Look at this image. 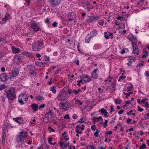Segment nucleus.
Returning <instances> with one entry per match:
<instances>
[{"mask_svg": "<svg viewBox=\"0 0 149 149\" xmlns=\"http://www.w3.org/2000/svg\"><path fill=\"white\" fill-rule=\"evenodd\" d=\"M58 24V23L57 22H54L52 24V26L53 27H56L57 25Z\"/></svg>", "mask_w": 149, "mask_h": 149, "instance_id": "60", "label": "nucleus"}, {"mask_svg": "<svg viewBox=\"0 0 149 149\" xmlns=\"http://www.w3.org/2000/svg\"><path fill=\"white\" fill-rule=\"evenodd\" d=\"M133 88V86L132 85H131L128 87H127V90L128 91H131Z\"/></svg>", "mask_w": 149, "mask_h": 149, "instance_id": "45", "label": "nucleus"}, {"mask_svg": "<svg viewBox=\"0 0 149 149\" xmlns=\"http://www.w3.org/2000/svg\"><path fill=\"white\" fill-rule=\"evenodd\" d=\"M79 92H81V90L80 89H79L77 90H74V89L73 90V92L74 93L75 95L78 94Z\"/></svg>", "mask_w": 149, "mask_h": 149, "instance_id": "26", "label": "nucleus"}, {"mask_svg": "<svg viewBox=\"0 0 149 149\" xmlns=\"http://www.w3.org/2000/svg\"><path fill=\"white\" fill-rule=\"evenodd\" d=\"M48 128V129H50L51 130L49 132V133H50L51 132H55V130L53 129L51 127H49Z\"/></svg>", "mask_w": 149, "mask_h": 149, "instance_id": "43", "label": "nucleus"}, {"mask_svg": "<svg viewBox=\"0 0 149 149\" xmlns=\"http://www.w3.org/2000/svg\"><path fill=\"white\" fill-rule=\"evenodd\" d=\"M74 62L77 64V65H79V61L78 60H76L74 61Z\"/></svg>", "mask_w": 149, "mask_h": 149, "instance_id": "62", "label": "nucleus"}, {"mask_svg": "<svg viewBox=\"0 0 149 149\" xmlns=\"http://www.w3.org/2000/svg\"><path fill=\"white\" fill-rule=\"evenodd\" d=\"M88 147H90L91 149H95V147L93 145H88Z\"/></svg>", "mask_w": 149, "mask_h": 149, "instance_id": "55", "label": "nucleus"}, {"mask_svg": "<svg viewBox=\"0 0 149 149\" xmlns=\"http://www.w3.org/2000/svg\"><path fill=\"white\" fill-rule=\"evenodd\" d=\"M44 43L41 40H38L32 45V48L33 51H38L43 47Z\"/></svg>", "mask_w": 149, "mask_h": 149, "instance_id": "3", "label": "nucleus"}, {"mask_svg": "<svg viewBox=\"0 0 149 149\" xmlns=\"http://www.w3.org/2000/svg\"><path fill=\"white\" fill-rule=\"evenodd\" d=\"M111 87L112 88H113V90L114 91H115L116 90V82L115 81H114V82L113 83H112L111 85Z\"/></svg>", "mask_w": 149, "mask_h": 149, "instance_id": "29", "label": "nucleus"}, {"mask_svg": "<svg viewBox=\"0 0 149 149\" xmlns=\"http://www.w3.org/2000/svg\"><path fill=\"white\" fill-rule=\"evenodd\" d=\"M12 50L14 53H17L21 52V50L18 48H16L15 47L13 46L12 47Z\"/></svg>", "mask_w": 149, "mask_h": 149, "instance_id": "19", "label": "nucleus"}, {"mask_svg": "<svg viewBox=\"0 0 149 149\" xmlns=\"http://www.w3.org/2000/svg\"><path fill=\"white\" fill-rule=\"evenodd\" d=\"M99 112H101L102 114L103 115L107 111L104 109L102 108L101 110H99L98 111Z\"/></svg>", "mask_w": 149, "mask_h": 149, "instance_id": "28", "label": "nucleus"}, {"mask_svg": "<svg viewBox=\"0 0 149 149\" xmlns=\"http://www.w3.org/2000/svg\"><path fill=\"white\" fill-rule=\"evenodd\" d=\"M100 18V16H90L87 19V22L88 23H91L96 21Z\"/></svg>", "mask_w": 149, "mask_h": 149, "instance_id": "8", "label": "nucleus"}, {"mask_svg": "<svg viewBox=\"0 0 149 149\" xmlns=\"http://www.w3.org/2000/svg\"><path fill=\"white\" fill-rule=\"evenodd\" d=\"M105 134H108L109 135H111L112 134V132L111 131H108L107 132H106L105 133Z\"/></svg>", "mask_w": 149, "mask_h": 149, "instance_id": "57", "label": "nucleus"}, {"mask_svg": "<svg viewBox=\"0 0 149 149\" xmlns=\"http://www.w3.org/2000/svg\"><path fill=\"white\" fill-rule=\"evenodd\" d=\"M10 16L9 14L8 13H7L6 15H5V17L4 18H3L2 19V21H3V22H2V23H4L5 22H6V21L8 20V17Z\"/></svg>", "mask_w": 149, "mask_h": 149, "instance_id": "21", "label": "nucleus"}, {"mask_svg": "<svg viewBox=\"0 0 149 149\" xmlns=\"http://www.w3.org/2000/svg\"><path fill=\"white\" fill-rule=\"evenodd\" d=\"M28 99L27 95L24 93L20 94L18 97V102L22 105L26 103L27 102Z\"/></svg>", "mask_w": 149, "mask_h": 149, "instance_id": "4", "label": "nucleus"}, {"mask_svg": "<svg viewBox=\"0 0 149 149\" xmlns=\"http://www.w3.org/2000/svg\"><path fill=\"white\" fill-rule=\"evenodd\" d=\"M73 92V90H72L71 89H68V90L67 91V93L69 95H71V94Z\"/></svg>", "mask_w": 149, "mask_h": 149, "instance_id": "38", "label": "nucleus"}, {"mask_svg": "<svg viewBox=\"0 0 149 149\" xmlns=\"http://www.w3.org/2000/svg\"><path fill=\"white\" fill-rule=\"evenodd\" d=\"M138 111H139L140 112H142L143 111V109H142L141 108H140L139 107H138Z\"/></svg>", "mask_w": 149, "mask_h": 149, "instance_id": "63", "label": "nucleus"}, {"mask_svg": "<svg viewBox=\"0 0 149 149\" xmlns=\"http://www.w3.org/2000/svg\"><path fill=\"white\" fill-rule=\"evenodd\" d=\"M93 119L92 120V121L93 122L94 124H95V123L96 122H97L99 121L98 120H97V118H96V117H93Z\"/></svg>", "mask_w": 149, "mask_h": 149, "instance_id": "37", "label": "nucleus"}, {"mask_svg": "<svg viewBox=\"0 0 149 149\" xmlns=\"http://www.w3.org/2000/svg\"><path fill=\"white\" fill-rule=\"evenodd\" d=\"M108 122L107 120H105V122H104V127L105 128H106V126H107V123Z\"/></svg>", "mask_w": 149, "mask_h": 149, "instance_id": "46", "label": "nucleus"}, {"mask_svg": "<svg viewBox=\"0 0 149 149\" xmlns=\"http://www.w3.org/2000/svg\"><path fill=\"white\" fill-rule=\"evenodd\" d=\"M132 119L129 118H128L127 120V122L128 123H130L132 121Z\"/></svg>", "mask_w": 149, "mask_h": 149, "instance_id": "61", "label": "nucleus"}, {"mask_svg": "<svg viewBox=\"0 0 149 149\" xmlns=\"http://www.w3.org/2000/svg\"><path fill=\"white\" fill-rule=\"evenodd\" d=\"M115 102L116 104H120L121 103L120 99H116L115 100Z\"/></svg>", "mask_w": 149, "mask_h": 149, "instance_id": "34", "label": "nucleus"}, {"mask_svg": "<svg viewBox=\"0 0 149 149\" xmlns=\"http://www.w3.org/2000/svg\"><path fill=\"white\" fill-rule=\"evenodd\" d=\"M77 123H84V121H83V118H81L77 121Z\"/></svg>", "mask_w": 149, "mask_h": 149, "instance_id": "51", "label": "nucleus"}, {"mask_svg": "<svg viewBox=\"0 0 149 149\" xmlns=\"http://www.w3.org/2000/svg\"><path fill=\"white\" fill-rule=\"evenodd\" d=\"M123 73L122 74V75L120 77V79H124L126 77V76H124L123 75Z\"/></svg>", "mask_w": 149, "mask_h": 149, "instance_id": "59", "label": "nucleus"}, {"mask_svg": "<svg viewBox=\"0 0 149 149\" xmlns=\"http://www.w3.org/2000/svg\"><path fill=\"white\" fill-rule=\"evenodd\" d=\"M68 19L69 21L73 20L76 18L75 15L72 13H69L68 16Z\"/></svg>", "mask_w": 149, "mask_h": 149, "instance_id": "11", "label": "nucleus"}, {"mask_svg": "<svg viewBox=\"0 0 149 149\" xmlns=\"http://www.w3.org/2000/svg\"><path fill=\"white\" fill-rule=\"evenodd\" d=\"M127 38L130 41H132L135 40L136 39V38L133 36L132 35H128L127 37Z\"/></svg>", "mask_w": 149, "mask_h": 149, "instance_id": "24", "label": "nucleus"}, {"mask_svg": "<svg viewBox=\"0 0 149 149\" xmlns=\"http://www.w3.org/2000/svg\"><path fill=\"white\" fill-rule=\"evenodd\" d=\"M144 118H145V119L146 120L147 119H149V115L147 113L145 116Z\"/></svg>", "mask_w": 149, "mask_h": 149, "instance_id": "56", "label": "nucleus"}, {"mask_svg": "<svg viewBox=\"0 0 149 149\" xmlns=\"http://www.w3.org/2000/svg\"><path fill=\"white\" fill-rule=\"evenodd\" d=\"M5 133L6 132H5L3 131L2 136V141H3L5 142V139L6 137Z\"/></svg>", "mask_w": 149, "mask_h": 149, "instance_id": "30", "label": "nucleus"}, {"mask_svg": "<svg viewBox=\"0 0 149 149\" xmlns=\"http://www.w3.org/2000/svg\"><path fill=\"white\" fill-rule=\"evenodd\" d=\"M86 78H87V79L86 80H84V81L86 83L87 82H88L90 81L91 80V77L90 76H88V77H86Z\"/></svg>", "mask_w": 149, "mask_h": 149, "instance_id": "32", "label": "nucleus"}, {"mask_svg": "<svg viewBox=\"0 0 149 149\" xmlns=\"http://www.w3.org/2000/svg\"><path fill=\"white\" fill-rule=\"evenodd\" d=\"M77 118V114H74L72 116V118L74 119H76Z\"/></svg>", "mask_w": 149, "mask_h": 149, "instance_id": "53", "label": "nucleus"}, {"mask_svg": "<svg viewBox=\"0 0 149 149\" xmlns=\"http://www.w3.org/2000/svg\"><path fill=\"white\" fill-rule=\"evenodd\" d=\"M99 130L97 129L96 130V131L94 133V135L95 137H97L98 135Z\"/></svg>", "mask_w": 149, "mask_h": 149, "instance_id": "39", "label": "nucleus"}, {"mask_svg": "<svg viewBox=\"0 0 149 149\" xmlns=\"http://www.w3.org/2000/svg\"><path fill=\"white\" fill-rule=\"evenodd\" d=\"M43 97L42 96H36V99L38 100H41L43 99Z\"/></svg>", "mask_w": 149, "mask_h": 149, "instance_id": "33", "label": "nucleus"}, {"mask_svg": "<svg viewBox=\"0 0 149 149\" xmlns=\"http://www.w3.org/2000/svg\"><path fill=\"white\" fill-rule=\"evenodd\" d=\"M79 125H77L76 127V132L77 133H79V134H81L82 133L81 131H80V129L78 128Z\"/></svg>", "mask_w": 149, "mask_h": 149, "instance_id": "27", "label": "nucleus"}, {"mask_svg": "<svg viewBox=\"0 0 149 149\" xmlns=\"http://www.w3.org/2000/svg\"><path fill=\"white\" fill-rule=\"evenodd\" d=\"M69 142L67 143V145H66V143H65L64 145V147L66 148L67 146H68L69 149H72L71 146L70 145H69Z\"/></svg>", "mask_w": 149, "mask_h": 149, "instance_id": "36", "label": "nucleus"}, {"mask_svg": "<svg viewBox=\"0 0 149 149\" xmlns=\"http://www.w3.org/2000/svg\"><path fill=\"white\" fill-rule=\"evenodd\" d=\"M13 119L16 122L20 124H22L23 123V120L22 118L18 117L15 118H13Z\"/></svg>", "mask_w": 149, "mask_h": 149, "instance_id": "17", "label": "nucleus"}, {"mask_svg": "<svg viewBox=\"0 0 149 149\" xmlns=\"http://www.w3.org/2000/svg\"><path fill=\"white\" fill-rule=\"evenodd\" d=\"M55 87L53 86L52 87L50 88V90L52 91L53 93L55 94L56 93V91L55 90Z\"/></svg>", "mask_w": 149, "mask_h": 149, "instance_id": "25", "label": "nucleus"}, {"mask_svg": "<svg viewBox=\"0 0 149 149\" xmlns=\"http://www.w3.org/2000/svg\"><path fill=\"white\" fill-rule=\"evenodd\" d=\"M89 34L91 35V37L92 38L96 36L97 34V31H93L91 32Z\"/></svg>", "mask_w": 149, "mask_h": 149, "instance_id": "23", "label": "nucleus"}, {"mask_svg": "<svg viewBox=\"0 0 149 149\" xmlns=\"http://www.w3.org/2000/svg\"><path fill=\"white\" fill-rule=\"evenodd\" d=\"M51 118L48 115V113H46L44 117L43 120L46 123H50V120Z\"/></svg>", "mask_w": 149, "mask_h": 149, "instance_id": "13", "label": "nucleus"}, {"mask_svg": "<svg viewBox=\"0 0 149 149\" xmlns=\"http://www.w3.org/2000/svg\"><path fill=\"white\" fill-rule=\"evenodd\" d=\"M133 93V92H129L128 93H125L124 95H126V98H127L130 95L132 94Z\"/></svg>", "mask_w": 149, "mask_h": 149, "instance_id": "40", "label": "nucleus"}, {"mask_svg": "<svg viewBox=\"0 0 149 149\" xmlns=\"http://www.w3.org/2000/svg\"><path fill=\"white\" fill-rule=\"evenodd\" d=\"M145 2V4L146 5L147 4V1H145V0H140V2L143 3V4H144V2Z\"/></svg>", "mask_w": 149, "mask_h": 149, "instance_id": "54", "label": "nucleus"}, {"mask_svg": "<svg viewBox=\"0 0 149 149\" xmlns=\"http://www.w3.org/2000/svg\"><path fill=\"white\" fill-rule=\"evenodd\" d=\"M28 134V133L25 131H22L19 134L17 135L16 138V141L18 143L22 142L27 137Z\"/></svg>", "mask_w": 149, "mask_h": 149, "instance_id": "2", "label": "nucleus"}, {"mask_svg": "<svg viewBox=\"0 0 149 149\" xmlns=\"http://www.w3.org/2000/svg\"><path fill=\"white\" fill-rule=\"evenodd\" d=\"M89 35L90 34H88L85 38V41L86 43H89L90 41L91 38H92Z\"/></svg>", "mask_w": 149, "mask_h": 149, "instance_id": "22", "label": "nucleus"}, {"mask_svg": "<svg viewBox=\"0 0 149 149\" xmlns=\"http://www.w3.org/2000/svg\"><path fill=\"white\" fill-rule=\"evenodd\" d=\"M52 138L51 137L49 138L48 140V142L51 145V144H52Z\"/></svg>", "mask_w": 149, "mask_h": 149, "instance_id": "52", "label": "nucleus"}, {"mask_svg": "<svg viewBox=\"0 0 149 149\" xmlns=\"http://www.w3.org/2000/svg\"><path fill=\"white\" fill-rule=\"evenodd\" d=\"M99 71V70L97 68L93 70V72L91 74V77L93 78H97L98 77V74H96V72Z\"/></svg>", "mask_w": 149, "mask_h": 149, "instance_id": "16", "label": "nucleus"}, {"mask_svg": "<svg viewBox=\"0 0 149 149\" xmlns=\"http://www.w3.org/2000/svg\"><path fill=\"white\" fill-rule=\"evenodd\" d=\"M132 44L133 48V52L134 54H138L139 51L137 46L133 42L132 43Z\"/></svg>", "mask_w": 149, "mask_h": 149, "instance_id": "14", "label": "nucleus"}, {"mask_svg": "<svg viewBox=\"0 0 149 149\" xmlns=\"http://www.w3.org/2000/svg\"><path fill=\"white\" fill-rule=\"evenodd\" d=\"M15 59L17 62H19L21 60V57L20 56H16L15 57Z\"/></svg>", "mask_w": 149, "mask_h": 149, "instance_id": "31", "label": "nucleus"}, {"mask_svg": "<svg viewBox=\"0 0 149 149\" xmlns=\"http://www.w3.org/2000/svg\"><path fill=\"white\" fill-rule=\"evenodd\" d=\"M64 118L65 119H70V117L69 115L68 114H65L64 116Z\"/></svg>", "mask_w": 149, "mask_h": 149, "instance_id": "49", "label": "nucleus"}, {"mask_svg": "<svg viewBox=\"0 0 149 149\" xmlns=\"http://www.w3.org/2000/svg\"><path fill=\"white\" fill-rule=\"evenodd\" d=\"M10 125L9 123H6L4 124L3 125L2 130L3 131H4L6 130L7 128H10Z\"/></svg>", "mask_w": 149, "mask_h": 149, "instance_id": "20", "label": "nucleus"}, {"mask_svg": "<svg viewBox=\"0 0 149 149\" xmlns=\"http://www.w3.org/2000/svg\"><path fill=\"white\" fill-rule=\"evenodd\" d=\"M68 97L67 93H65V91H64L59 93L57 96L56 99L58 101L63 102Z\"/></svg>", "mask_w": 149, "mask_h": 149, "instance_id": "5", "label": "nucleus"}, {"mask_svg": "<svg viewBox=\"0 0 149 149\" xmlns=\"http://www.w3.org/2000/svg\"><path fill=\"white\" fill-rule=\"evenodd\" d=\"M96 128L95 125H93L91 126V130H93V131H95V130H97L96 129Z\"/></svg>", "mask_w": 149, "mask_h": 149, "instance_id": "44", "label": "nucleus"}, {"mask_svg": "<svg viewBox=\"0 0 149 149\" xmlns=\"http://www.w3.org/2000/svg\"><path fill=\"white\" fill-rule=\"evenodd\" d=\"M110 113H111L113 111H114V110L113 109V107L112 105H111L110 107Z\"/></svg>", "mask_w": 149, "mask_h": 149, "instance_id": "48", "label": "nucleus"}, {"mask_svg": "<svg viewBox=\"0 0 149 149\" xmlns=\"http://www.w3.org/2000/svg\"><path fill=\"white\" fill-rule=\"evenodd\" d=\"M123 17H121L120 16H118V17L117 18V19L118 20H120L121 21L123 20Z\"/></svg>", "mask_w": 149, "mask_h": 149, "instance_id": "47", "label": "nucleus"}, {"mask_svg": "<svg viewBox=\"0 0 149 149\" xmlns=\"http://www.w3.org/2000/svg\"><path fill=\"white\" fill-rule=\"evenodd\" d=\"M146 147V145L144 144H143L141 146L139 147L140 149H143Z\"/></svg>", "mask_w": 149, "mask_h": 149, "instance_id": "41", "label": "nucleus"}, {"mask_svg": "<svg viewBox=\"0 0 149 149\" xmlns=\"http://www.w3.org/2000/svg\"><path fill=\"white\" fill-rule=\"evenodd\" d=\"M66 102H60L59 103L60 106V109L63 110L64 111H66L67 110V107L66 106Z\"/></svg>", "mask_w": 149, "mask_h": 149, "instance_id": "12", "label": "nucleus"}, {"mask_svg": "<svg viewBox=\"0 0 149 149\" xmlns=\"http://www.w3.org/2000/svg\"><path fill=\"white\" fill-rule=\"evenodd\" d=\"M46 113H48V115L49 116L50 114L51 116H52V115L53 114V112H52L51 110L48 111Z\"/></svg>", "mask_w": 149, "mask_h": 149, "instance_id": "58", "label": "nucleus"}, {"mask_svg": "<svg viewBox=\"0 0 149 149\" xmlns=\"http://www.w3.org/2000/svg\"><path fill=\"white\" fill-rule=\"evenodd\" d=\"M31 107L35 111H37L38 108V106L35 103L32 104L31 106Z\"/></svg>", "mask_w": 149, "mask_h": 149, "instance_id": "18", "label": "nucleus"}, {"mask_svg": "<svg viewBox=\"0 0 149 149\" xmlns=\"http://www.w3.org/2000/svg\"><path fill=\"white\" fill-rule=\"evenodd\" d=\"M7 86L4 84L0 86V90H2L6 88Z\"/></svg>", "mask_w": 149, "mask_h": 149, "instance_id": "35", "label": "nucleus"}, {"mask_svg": "<svg viewBox=\"0 0 149 149\" xmlns=\"http://www.w3.org/2000/svg\"><path fill=\"white\" fill-rule=\"evenodd\" d=\"M19 72V71L17 68H15L12 70L11 74L13 76L16 77L18 74Z\"/></svg>", "mask_w": 149, "mask_h": 149, "instance_id": "15", "label": "nucleus"}, {"mask_svg": "<svg viewBox=\"0 0 149 149\" xmlns=\"http://www.w3.org/2000/svg\"><path fill=\"white\" fill-rule=\"evenodd\" d=\"M49 19L47 18L46 20H45V22L47 24H49Z\"/></svg>", "mask_w": 149, "mask_h": 149, "instance_id": "64", "label": "nucleus"}, {"mask_svg": "<svg viewBox=\"0 0 149 149\" xmlns=\"http://www.w3.org/2000/svg\"><path fill=\"white\" fill-rule=\"evenodd\" d=\"M31 28L35 32H37L39 30V27L36 23L33 22L31 23Z\"/></svg>", "mask_w": 149, "mask_h": 149, "instance_id": "10", "label": "nucleus"}, {"mask_svg": "<svg viewBox=\"0 0 149 149\" xmlns=\"http://www.w3.org/2000/svg\"><path fill=\"white\" fill-rule=\"evenodd\" d=\"M25 70L28 72H35L36 70L35 66L32 65H27Z\"/></svg>", "mask_w": 149, "mask_h": 149, "instance_id": "9", "label": "nucleus"}, {"mask_svg": "<svg viewBox=\"0 0 149 149\" xmlns=\"http://www.w3.org/2000/svg\"><path fill=\"white\" fill-rule=\"evenodd\" d=\"M15 88L13 87H11L6 92V96L8 100H14L16 98V95L15 93Z\"/></svg>", "mask_w": 149, "mask_h": 149, "instance_id": "1", "label": "nucleus"}, {"mask_svg": "<svg viewBox=\"0 0 149 149\" xmlns=\"http://www.w3.org/2000/svg\"><path fill=\"white\" fill-rule=\"evenodd\" d=\"M8 74L5 73H2L0 74V79L1 82H5L8 79Z\"/></svg>", "mask_w": 149, "mask_h": 149, "instance_id": "7", "label": "nucleus"}, {"mask_svg": "<svg viewBox=\"0 0 149 149\" xmlns=\"http://www.w3.org/2000/svg\"><path fill=\"white\" fill-rule=\"evenodd\" d=\"M61 0H49L50 5L52 7L58 6L60 3Z\"/></svg>", "mask_w": 149, "mask_h": 149, "instance_id": "6", "label": "nucleus"}, {"mask_svg": "<svg viewBox=\"0 0 149 149\" xmlns=\"http://www.w3.org/2000/svg\"><path fill=\"white\" fill-rule=\"evenodd\" d=\"M88 77V75L86 74H84L83 75L82 77L81 78V79L83 80L84 78H86Z\"/></svg>", "mask_w": 149, "mask_h": 149, "instance_id": "50", "label": "nucleus"}, {"mask_svg": "<svg viewBox=\"0 0 149 149\" xmlns=\"http://www.w3.org/2000/svg\"><path fill=\"white\" fill-rule=\"evenodd\" d=\"M104 21L102 20H100L98 22L99 24L101 26H103L104 25Z\"/></svg>", "mask_w": 149, "mask_h": 149, "instance_id": "42", "label": "nucleus"}]
</instances>
